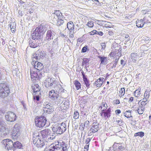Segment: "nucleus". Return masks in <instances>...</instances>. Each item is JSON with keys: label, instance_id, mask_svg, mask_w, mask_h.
<instances>
[{"label": "nucleus", "instance_id": "obj_1", "mask_svg": "<svg viewBox=\"0 0 151 151\" xmlns=\"http://www.w3.org/2000/svg\"><path fill=\"white\" fill-rule=\"evenodd\" d=\"M47 29L45 25L43 24H41L36 28L32 34V39L42 42L43 40V35Z\"/></svg>", "mask_w": 151, "mask_h": 151}, {"label": "nucleus", "instance_id": "obj_2", "mask_svg": "<svg viewBox=\"0 0 151 151\" xmlns=\"http://www.w3.org/2000/svg\"><path fill=\"white\" fill-rule=\"evenodd\" d=\"M40 133L42 138L46 141L52 140L55 137V134L52 133L51 130L48 129L41 131Z\"/></svg>", "mask_w": 151, "mask_h": 151}, {"label": "nucleus", "instance_id": "obj_3", "mask_svg": "<svg viewBox=\"0 0 151 151\" xmlns=\"http://www.w3.org/2000/svg\"><path fill=\"white\" fill-rule=\"evenodd\" d=\"M68 146L67 143L63 141L58 142L55 145H53L52 148L49 151H66L68 150Z\"/></svg>", "mask_w": 151, "mask_h": 151}, {"label": "nucleus", "instance_id": "obj_4", "mask_svg": "<svg viewBox=\"0 0 151 151\" xmlns=\"http://www.w3.org/2000/svg\"><path fill=\"white\" fill-rule=\"evenodd\" d=\"M66 125L65 123H57L53 126L52 131L57 134H61L66 130Z\"/></svg>", "mask_w": 151, "mask_h": 151}, {"label": "nucleus", "instance_id": "obj_5", "mask_svg": "<svg viewBox=\"0 0 151 151\" xmlns=\"http://www.w3.org/2000/svg\"><path fill=\"white\" fill-rule=\"evenodd\" d=\"M10 92L9 87L4 83L0 84V97L4 98L8 96Z\"/></svg>", "mask_w": 151, "mask_h": 151}, {"label": "nucleus", "instance_id": "obj_6", "mask_svg": "<svg viewBox=\"0 0 151 151\" xmlns=\"http://www.w3.org/2000/svg\"><path fill=\"white\" fill-rule=\"evenodd\" d=\"M49 97L54 101L56 104H58L62 102V98L59 96L58 92L53 90L50 91L49 93Z\"/></svg>", "mask_w": 151, "mask_h": 151}, {"label": "nucleus", "instance_id": "obj_7", "mask_svg": "<svg viewBox=\"0 0 151 151\" xmlns=\"http://www.w3.org/2000/svg\"><path fill=\"white\" fill-rule=\"evenodd\" d=\"M31 77L32 80L35 82L39 80L42 76H44L43 73L41 71L37 70H33L31 69L30 70Z\"/></svg>", "mask_w": 151, "mask_h": 151}, {"label": "nucleus", "instance_id": "obj_8", "mask_svg": "<svg viewBox=\"0 0 151 151\" xmlns=\"http://www.w3.org/2000/svg\"><path fill=\"white\" fill-rule=\"evenodd\" d=\"M47 119L44 116L36 118L35 119V123L36 126L39 128L43 127L46 124Z\"/></svg>", "mask_w": 151, "mask_h": 151}, {"label": "nucleus", "instance_id": "obj_9", "mask_svg": "<svg viewBox=\"0 0 151 151\" xmlns=\"http://www.w3.org/2000/svg\"><path fill=\"white\" fill-rule=\"evenodd\" d=\"M57 82L54 78H48L46 79L44 83L46 87L48 88H55L57 86Z\"/></svg>", "mask_w": 151, "mask_h": 151}, {"label": "nucleus", "instance_id": "obj_10", "mask_svg": "<svg viewBox=\"0 0 151 151\" xmlns=\"http://www.w3.org/2000/svg\"><path fill=\"white\" fill-rule=\"evenodd\" d=\"M20 127L18 124H16L14 126L12 133V137L14 139H17L20 136Z\"/></svg>", "mask_w": 151, "mask_h": 151}, {"label": "nucleus", "instance_id": "obj_11", "mask_svg": "<svg viewBox=\"0 0 151 151\" xmlns=\"http://www.w3.org/2000/svg\"><path fill=\"white\" fill-rule=\"evenodd\" d=\"M36 135L34 134L33 138V142L34 144L37 146V147H41L45 145L44 142L43 140H41V139H40V137L39 134Z\"/></svg>", "mask_w": 151, "mask_h": 151}, {"label": "nucleus", "instance_id": "obj_12", "mask_svg": "<svg viewBox=\"0 0 151 151\" xmlns=\"http://www.w3.org/2000/svg\"><path fill=\"white\" fill-rule=\"evenodd\" d=\"M2 144L5 147V148L8 150L13 149V142L9 139H4L2 141Z\"/></svg>", "mask_w": 151, "mask_h": 151}, {"label": "nucleus", "instance_id": "obj_13", "mask_svg": "<svg viewBox=\"0 0 151 151\" xmlns=\"http://www.w3.org/2000/svg\"><path fill=\"white\" fill-rule=\"evenodd\" d=\"M44 51H42V50H38L32 55V58H33V60H38L42 58L44 56Z\"/></svg>", "mask_w": 151, "mask_h": 151}, {"label": "nucleus", "instance_id": "obj_14", "mask_svg": "<svg viewBox=\"0 0 151 151\" xmlns=\"http://www.w3.org/2000/svg\"><path fill=\"white\" fill-rule=\"evenodd\" d=\"M36 60H33L32 62V65L34 66L35 70L38 71H41L43 69L44 66L42 63L37 61H35Z\"/></svg>", "mask_w": 151, "mask_h": 151}, {"label": "nucleus", "instance_id": "obj_15", "mask_svg": "<svg viewBox=\"0 0 151 151\" xmlns=\"http://www.w3.org/2000/svg\"><path fill=\"white\" fill-rule=\"evenodd\" d=\"M99 128V124L96 122L93 123L92 125V127L88 131V135H91L93 133L97 132Z\"/></svg>", "mask_w": 151, "mask_h": 151}, {"label": "nucleus", "instance_id": "obj_16", "mask_svg": "<svg viewBox=\"0 0 151 151\" xmlns=\"http://www.w3.org/2000/svg\"><path fill=\"white\" fill-rule=\"evenodd\" d=\"M5 118L7 121L12 122L16 120V116L14 113L12 112H9L6 115Z\"/></svg>", "mask_w": 151, "mask_h": 151}, {"label": "nucleus", "instance_id": "obj_17", "mask_svg": "<svg viewBox=\"0 0 151 151\" xmlns=\"http://www.w3.org/2000/svg\"><path fill=\"white\" fill-rule=\"evenodd\" d=\"M42 42L35 39H32L29 40V46L33 48H36L39 46V44Z\"/></svg>", "mask_w": 151, "mask_h": 151}, {"label": "nucleus", "instance_id": "obj_18", "mask_svg": "<svg viewBox=\"0 0 151 151\" xmlns=\"http://www.w3.org/2000/svg\"><path fill=\"white\" fill-rule=\"evenodd\" d=\"M55 35L54 32L51 30L47 31L45 40L46 41H48L52 40Z\"/></svg>", "mask_w": 151, "mask_h": 151}, {"label": "nucleus", "instance_id": "obj_19", "mask_svg": "<svg viewBox=\"0 0 151 151\" xmlns=\"http://www.w3.org/2000/svg\"><path fill=\"white\" fill-rule=\"evenodd\" d=\"M9 133V131L7 129L3 127L0 129V137H4L7 135Z\"/></svg>", "mask_w": 151, "mask_h": 151}, {"label": "nucleus", "instance_id": "obj_20", "mask_svg": "<svg viewBox=\"0 0 151 151\" xmlns=\"http://www.w3.org/2000/svg\"><path fill=\"white\" fill-rule=\"evenodd\" d=\"M104 80V78H100L95 81L94 83V85H95L97 87H100L102 85Z\"/></svg>", "mask_w": 151, "mask_h": 151}, {"label": "nucleus", "instance_id": "obj_21", "mask_svg": "<svg viewBox=\"0 0 151 151\" xmlns=\"http://www.w3.org/2000/svg\"><path fill=\"white\" fill-rule=\"evenodd\" d=\"M104 118H109L111 116V109L109 108L106 110L104 109Z\"/></svg>", "mask_w": 151, "mask_h": 151}, {"label": "nucleus", "instance_id": "obj_22", "mask_svg": "<svg viewBox=\"0 0 151 151\" xmlns=\"http://www.w3.org/2000/svg\"><path fill=\"white\" fill-rule=\"evenodd\" d=\"M98 58L100 59V64L106 65L107 63V58L104 56H98Z\"/></svg>", "mask_w": 151, "mask_h": 151}, {"label": "nucleus", "instance_id": "obj_23", "mask_svg": "<svg viewBox=\"0 0 151 151\" xmlns=\"http://www.w3.org/2000/svg\"><path fill=\"white\" fill-rule=\"evenodd\" d=\"M149 14H148L147 15L143 18V19H142V20L143 21V23L146 27L147 26V25H148V24L150 23V18L149 19L148 18V16Z\"/></svg>", "mask_w": 151, "mask_h": 151}, {"label": "nucleus", "instance_id": "obj_24", "mask_svg": "<svg viewBox=\"0 0 151 151\" xmlns=\"http://www.w3.org/2000/svg\"><path fill=\"white\" fill-rule=\"evenodd\" d=\"M145 108L143 107H142L140 106H139L138 108H136L135 107L134 108V111L135 112H137L139 114H142L144 111Z\"/></svg>", "mask_w": 151, "mask_h": 151}, {"label": "nucleus", "instance_id": "obj_25", "mask_svg": "<svg viewBox=\"0 0 151 151\" xmlns=\"http://www.w3.org/2000/svg\"><path fill=\"white\" fill-rule=\"evenodd\" d=\"M43 114L47 115L48 114H50L53 112L54 110L53 109L49 108L46 109H43Z\"/></svg>", "mask_w": 151, "mask_h": 151}, {"label": "nucleus", "instance_id": "obj_26", "mask_svg": "<svg viewBox=\"0 0 151 151\" xmlns=\"http://www.w3.org/2000/svg\"><path fill=\"white\" fill-rule=\"evenodd\" d=\"M67 27L70 31H71L74 29V24L73 22H69L67 24Z\"/></svg>", "mask_w": 151, "mask_h": 151}, {"label": "nucleus", "instance_id": "obj_27", "mask_svg": "<svg viewBox=\"0 0 151 151\" xmlns=\"http://www.w3.org/2000/svg\"><path fill=\"white\" fill-rule=\"evenodd\" d=\"M22 146V144L18 141H17L13 143V148L20 149Z\"/></svg>", "mask_w": 151, "mask_h": 151}, {"label": "nucleus", "instance_id": "obj_28", "mask_svg": "<svg viewBox=\"0 0 151 151\" xmlns=\"http://www.w3.org/2000/svg\"><path fill=\"white\" fill-rule=\"evenodd\" d=\"M143 21L142 19L137 21L136 23V26L138 27L141 28L143 27L145 24Z\"/></svg>", "mask_w": 151, "mask_h": 151}, {"label": "nucleus", "instance_id": "obj_29", "mask_svg": "<svg viewBox=\"0 0 151 151\" xmlns=\"http://www.w3.org/2000/svg\"><path fill=\"white\" fill-rule=\"evenodd\" d=\"M51 104L50 103H48L47 104H44L43 105V109H47L51 108L53 109V107L51 106Z\"/></svg>", "mask_w": 151, "mask_h": 151}, {"label": "nucleus", "instance_id": "obj_30", "mask_svg": "<svg viewBox=\"0 0 151 151\" xmlns=\"http://www.w3.org/2000/svg\"><path fill=\"white\" fill-rule=\"evenodd\" d=\"M52 14L57 16H58V17L60 18H62L63 17L62 13H61L60 11L59 10L55 11L54 13H53Z\"/></svg>", "mask_w": 151, "mask_h": 151}, {"label": "nucleus", "instance_id": "obj_31", "mask_svg": "<svg viewBox=\"0 0 151 151\" xmlns=\"http://www.w3.org/2000/svg\"><path fill=\"white\" fill-rule=\"evenodd\" d=\"M141 90L138 89L135 90L134 92V96L135 97H137L140 96L141 94Z\"/></svg>", "mask_w": 151, "mask_h": 151}, {"label": "nucleus", "instance_id": "obj_32", "mask_svg": "<svg viewBox=\"0 0 151 151\" xmlns=\"http://www.w3.org/2000/svg\"><path fill=\"white\" fill-rule=\"evenodd\" d=\"M131 57L133 61H135L137 58V55L136 53H132L131 54Z\"/></svg>", "mask_w": 151, "mask_h": 151}, {"label": "nucleus", "instance_id": "obj_33", "mask_svg": "<svg viewBox=\"0 0 151 151\" xmlns=\"http://www.w3.org/2000/svg\"><path fill=\"white\" fill-rule=\"evenodd\" d=\"M141 49L142 52H145L148 50L149 49L148 47L146 45H144L141 47Z\"/></svg>", "mask_w": 151, "mask_h": 151}, {"label": "nucleus", "instance_id": "obj_34", "mask_svg": "<svg viewBox=\"0 0 151 151\" xmlns=\"http://www.w3.org/2000/svg\"><path fill=\"white\" fill-rule=\"evenodd\" d=\"M84 84L86 86L87 88H88L90 87L89 81L87 78L83 79Z\"/></svg>", "mask_w": 151, "mask_h": 151}, {"label": "nucleus", "instance_id": "obj_35", "mask_svg": "<svg viewBox=\"0 0 151 151\" xmlns=\"http://www.w3.org/2000/svg\"><path fill=\"white\" fill-rule=\"evenodd\" d=\"M57 21V25L58 26L62 25L64 22V21L61 19V18H59L58 20Z\"/></svg>", "mask_w": 151, "mask_h": 151}, {"label": "nucleus", "instance_id": "obj_36", "mask_svg": "<svg viewBox=\"0 0 151 151\" xmlns=\"http://www.w3.org/2000/svg\"><path fill=\"white\" fill-rule=\"evenodd\" d=\"M74 84L77 89H79L81 88V84L78 81H76Z\"/></svg>", "mask_w": 151, "mask_h": 151}, {"label": "nucleus", "instance_id": "obj_37", "mask_svg": "<svg viewBox=\"0 0 151 151\" xmlns=\"http://www.w3.org/2000/svg\"><path fill=\"white\" fill-rule=\"evenodd\" d=\"M144 135V133L142 132H140L135 133L134 134V136H139L141 137H142Z\"/></svg>", "mask_w": 151, "mask_h": 151}, {"label": "nucleus", "instance_id": "obj_38", "mask_svg": "<svg viewBox=\"0 0 151 151\" xmlns=\"http://www.w3.org/2000/svg\"><path fill=\"white\" fill-rule=\"evenodd\" d=\"M121 48H120L118 50H115L116 51V54L115 55L116 56H117L119 57H119H120L122 55L121 52Z\"/></svg>", "mask_w": 151, "mask_h": 151}, {"label": "nucleus", "instance_id": "obj_39", "mask_svg": "<svg viewBox=\"0 0 151 151\" xmlns=\"http://www.w3.org/2000/svg\"><path fill=\"white\" fill-rule=\"evenodd\" d=\"M40 94L34 93L33 99L37 101H39L40 97Z\"/></svg>", "mask_w": 151, "mask_h": 151}, {"label": "nucleus", "instance_id": "obj_40", "mask_svg": "<svg viewBox=\"0 0 151 151\" xmlns=\"http://www.w3.org/2000/svg\"><path fill=\"white\" fill-rule=\"evenodd\" d=\"M121 145L120 143H115L113 145L112 147H110V148H112L113 150L114 151H115L116 149V147H119V145Z\"/></svg>", "mask_w": 151, "mask_h": 151}, {"label": "nucleus", "instance_id": "obj_41", "mask_svg": "<svg viewBox=\"0 0 151 151\" xmlns=\"http://www.w3.org/2000/svg\"><path fill=\"white\" fill-rule=\"evenodd\" d=\"M89 50V49L88 48L87 45H85V46L83 47L81 50V52H85Z\"/></svg>", "mask_w": 151, "mask_h": 151}, {"label": "nucleus", "instance_id": "obj_42", "mask_svg": "<svg viewBox=\"0 0 151 151\" xmlns=\"http://www.w3.org/2000/svg\"><path fill=\"white\" fill-rule=\"evenodd\" d=\"M86 25L88 26L89 27H92L94 26V23L93 22L91 21H88L87 22L86 24Z\"/></svg>", "mask_w": 151, "mask_h": 151}, {"label": "nucleus", "instance_id": "obj_43", "mask_svg": "<svg viewBox=\"0 0 151 151\" xmlns=\"http://www.w3.org/2000/svg\"><path fill=\"white\" fill-rule=\"evenodd\" d=\"M79 117V114L78 111H75L73 115V118L75 119H77Z\"/></svg>", "mask_w": 151, "mask_h": 151}, {"label": "nucleus", "instance_id": "obj_44", "mask_svg": "<svg viewBox=\"0 0 151 151\" xmlns=\"http://www.w3.org/2000/svg\"><path fill=\"white\" fill-rule=\"evenodd\" d=\"M80 110L81 111V115L86 116L88 115V112L86 110H85L83 109H80Z\"/></svg>", "mask_w": 151, "mask_h": 151}, {"label": "nucleus", "instance_id": "obj_45", "mask_svg": "<svg viewBox=\"0 0 151 151\" xmlns=\"http://www.w3.org/2000/svg\"><path fill=\"white\" fill-rule=\"evenodd\" d=\"M52 17H53V18L52 19V20L54 22H55L56 21H57L58 19L59 18L58 17V16H56L55 15V14H52Z\"/></svg>", "mask_w": 151, "mask_h": 151}, {"label": "nucleus", "instance_id": "obj_46", "mask_svg": "<svg viewBox=\"0 0 151 151\" xmlns=\"http://www.w3.org/2000/svg\"><path fill=\"white\" fill-rule=\"evenodd\" d=\"M125 93V89L124 88H121L120 91L119 92V95H121V97L123 96Z\"/></svg>", "mask_w": 151, "mask_h": 151}, {"label": "nucleus", "instance_id": "obj_47", "mask_svg": "<svg viewBox=\"0 0 151 151\" xmlns=\"http://www.w3.org/2000/svg\"><path fill=\"white\" fill-rule=\"evenodd\" d=\"M131 113L129 111H126L124 113V115L127 118L130 117L131 116Z\"/></svg>", "mask_w": 151, "mask_h": 151}, {"label": "nucleus", "instance_id": "obj_48", "mask_svg": "<svg viewBox=\"0 0 151 151\" xmlns=\"http://www.w3.org/2000/svg\"><path fill=\"white\" fill-rule=\"evenodd\" d=\"M35 91H33V93H35L36 94H40V95H41V92H40V87H39L38 88H36V89H35Z\"/></svg>", "mask_w": 151, "mask_h": 151}, {"label": "nucleus", "instance_id": "obj_49", "mask_svg": "<svg viewBox=\"0 0 151 151\" xmlns=\"http://www.w3.org/2000/svg\"><path fill=\"white\" fill-rule=\"evenodd\" d=\"M31 87L33 91H35V89H36V88L40 87L39 85L37 84H34V85H33Z\"/></svg>", "mask_w": 151, "mask_h": 151}, {"label": "nucleus", "instance_id": "obj_50", "mask_svg": "<svg viewBox=\"0 0 151 151\" xmlns=\"http://www.w3.org/2000/svg\"><path fill=\"white\" fill-rule=\"evenodd\" d=\"M101 105H102L104 108L103 110H106L107 108V105L105 102H103L101 103Z\"/></svg>", "mask_w": 151, "mask_h": 151}, {"label": "nucleus", "instance_id": "obj_51", "mask_svg": "<svg viewBox=\"0 0 151 151\" xmlns=\"http://www.w3.org/2000/svg\"><path fill=\"white\" fill-rule=\"evenodd\" d=\"M150 92L148 91H146L144 94V96L145 98L146 99H148L150 96Z\"/></svg>", "mask_w": 151, "mask_h": 151}, {"label": "nucleus", "instance_id": "obj_52", "mask_svg": "<svg viewBox=\"0 0 151 151\" xmlns=\"http://www.w3.org/2000/svg\"><path fill=\"white\" fill-rule=\"evenodd\" d=\"M89 61V59L87 58H83V61L85 64V68H86V64L88 63Z\"/></svg>", "mask_w": 151, "mask_h": 151}, {"label": "nucleus", "instance_id": "obj_53", "mask_svg": "<svg viewBox=\"0 0 151 151\" xmlns=\"http://www.w3.org/2000/svg\"><path fill=\"white\" fill-rule=\"evenodd\" d=\"M95 22H97L98 24L99 25H102L103 24V22H104V21H101L98 20H96Z\"/></svg>", "mask_w": 151, "mask_h": 151}, {"label": "nucleus", "instance_id": "obj_54", "mask_svg": "<svg viewBox=\"0 0 151 151\" xmlns=\"http://www.w3.org/2000/svg\"><path fill=\"white\" fill-rule=\"evenodd\" d=\"M9 25H10V28H11L16 27V23L14 22H10V23L9 24Z\"/></svg>", "mask_w": 151, "mask_h": 151}, {"label": "nucleus", "instance_id": "obj_55", "mask_svg": "<svg viewBox=\"0 0 151 151\" xmlns=\"http://www.w3.org/2000/svg\"><path fill=\"white\" fill-rule=\"evenodd\" d=\"M147 103H148L142 101V102H141V105L140 106L142 107H143L145 108V106L146 105Z\"/></svg>", "mask_w": 151, "mask_h": 151}, {"label": "nucleus", "instance_id": "obj_56", "mask_svg": "<svg viewBox=\"0 0 151 151\" xmlns=\"http://www.w3.org/2000/svg\"><path fill=\"white\" fill-rule=\"evenodd\" d=\"M118 148L119 150L122 151L125 149V147L124 146L121 145H119Z\"/></svg>", "mask_w": 151, "mask_h": 151}, {"label": "nucleus", "instance_id": "obj_57", "mask_svg": "<svg viewBox=\"0 0 151 151\" xmlns=\"http://www.w3.org/2000/svg\"><path fill=\"white\" fill-rule=\"evenodd\" d=\"M117 64L115 63H113V62L112 63L110 64V65H111V68L113 69V68H115L116 67Z\"/></svg>", "mask_w": 151, "mask_h": 151}, {"label": "nucleus", "instance_id": "obj_58", "mask_svg": "<svg viewBox=\"0 0 151 151\" xmlns=\"http://www.w3.org/2000/svg\"><path fill=\"white\" fill-rule=\"evenodd\" d=\"M97 31L96 30H94L89 32L91 35H93L94 34H96Z\"/></svg>", "mask_w": 151, "mask_h": 151}, {"label": "nucleus", "instance_id": "obj_59", "mask_svg": "<svg viewBox=\"0 0 151 151\" xmlns=\"http://www.w3.org/2000/svg\"><path fill=\"white\" fill-rule=\"evenodd\" d=\"M91 139L90 138H87L85 141V143L86 144H89V142L91 141Z\"/></svg>", "mask_w": 151, "mask_h": 151}, {"label": "nucleus", "instance_id": "obj_60", "mask_svg": "<svg viewBox=\"0 0 151 151\" xmlns=\"http://www.w3.org/2000/svg\"><path fill=\"white\" fill-rule=\"evenodd\" d=\"M116 122L120 126H121V125L122 124V123H123V121L121 119H120V120H116Z\"/></svg>", "mask_w": 151, "mask_h": 151}, {"label": "nucleus", "instance_id": "obj_61", "mask_svg": "<svg viewBox=\"0 0 151 151\" xmlns=\"http://www.w3.org/2000/svg\"><path fill=\"white\" fill-rule=\"evenodd\" d=\"M126 63L125 61L123 60H121V64L123 66H124Z\"/></svg>", "mask_w": 151, "mask_h": 151}, {"label": "nucleus", "instance_id": "obj_62", "mask_svg": "<svg viewBox=\"0 0 151 151\" xmlns=\"http://www.w3.org/2000/svg\"><path fill=\"white\" fill-rule=\"evenodd\" d=\"M115 51L114 52H112L110 53V54H109V55H110V56L113 57L115 55Z\"/></svg>", "mask_w": 151, "mask_h": 151}, {"label": "nucleus", "instance_id": "obj_63", "mask_svg": "<svg viewBox=\"0 0 151 151\" xmlns=\"http://www.w3.org/2000/svg\"><path fill=\"white\" fill-rule=\"evenodd\" d=\"M18 13L19 15L21 16H22L23 14H24V12H22V11L21 10H19V11L18 12Z\"/></svg>", "mask_w": 151, "mask_h": 151}, {"label": "nucleus", "instance_id": "obj_64", "mask_svg": "<svg viewBox=\"0 0 151 151\" xmlns=\"http://www.w3.org/2000/svg\"><path fill=\"white\" fill-rule=\"evenodd\" d=\"M89 124V121H86L84 124V127H86L88 126V124Z\"/></svg>", "mask_w": 151, "mask_h": 151}]
</instances>
